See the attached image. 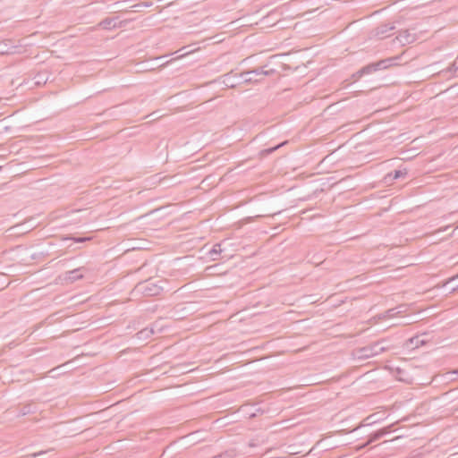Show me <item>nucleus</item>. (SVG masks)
Returning a JSON list of instances; mask_svg holds the SVG:
<instances>
[{
  "label": "nucleus",
  "instance_id": "nucleus-10",
  "mask_svg": "<svg viewBox=\"0 0 458 458\" xmlns=\"http://www.w3.org/2000/svg\"><path fill=\"white\" fill-rule=\"evenodd\" d=\"M84 270V267H78L72 270H70L66 272L65 279L70 281L71 283H73L77 280L83 278V274L81 271Z\"/></svg>",
  "mask_w": 458,
  "mask_h": 458
},
{
  "label": "nucleus",
  "instance_id": "nucleus-14",
  "mask_svg": "<svg viewBox=\"0 0 458 458\" xmlns=\"http://www.w3.org/2000/svg\"><path fill=\"white\" fill-rule=\"evenodd\" d=\"M222 252L221 245L219 243L215 244L213 248L208 251L209 257L213 260L217 259V256Z\"/></svg>",
  "mask_w": 458,
  "mask_h": 458
},
{
  "label": "nucleus",
  "instance_id": "nucleus-3",
  "mask_svg": "<svg viewBox=\"0 0 458 458\" xmlns=\"http://www.w3.org/2000/svg\"><path fill=\"white\" fill-rule=\"evenodd\" d=\"M276 72L274 69H267V65L257 67L253 70L240 73V77L245 83L259 82L264 76H269Z\"/></svg>",
  "mask_w": 458,
  "mask_h": 458
},
{
  "label": "nucleus",
  "instance_id": "nucleus-13",
  "mask_svg": "<svg viewBox=\"0 0 458 458\" xmlns=\"http://www.w3.org/2000/svg\"><path fill=\"white\" fill-rule=\"evenodd\" d=\"M154 334V330L151 328H144L137 333V337L140 340H146Z\"/></svg>",
  "mask_w": 458,
  "mask_h": 458
},
{
  "label": "nucleus",
  "instance_id": "nucleus-25",
  "mask_svg": "<svg viewBox=\"0 0 458 458\" xmlns=\"http://www.w3.org/2000/svg\"><path fill=\"white\" fill-rule=\"evenodd\" d=\"M456 288H458V285H457L456 287H454V288L452 289V292L455 291V289H456Z\"/></svg>",
  "mask_w": 458,
  "mask_h": 458
},
{
  "label": "nucleus",
  "instance_id": "nucleus-9",
  "mask_svg": "<svg viewBox=\"0 0 458 458\" xmlns=\"http://www.w3.org/2000/svg\"><path fill=\"white\" fill-rule=\"evenodd\" d=\"M394 425H390V426H388L386 428H381V429H379V430L370 434L369 436V440H368L367 444L373 443V442L380 439L381 437H385L386 435H387L391 431V428Z\"/></svg>",
  "mask_w": 458,
  "mask_h": 458
},
{
  "label": "nucleus",
  "instance_id": "nucleus-16",
  "mask_svg": "<svg viewBox=\"0 0 458 458\" xmlns=\"http://www.w3.org/2000/svg\"><path fill=\"white\" fill-rule=\"evenodd\" d=\"M152 2H142L131 6L133 12H141L144 7H150Z\"/></svg>",
  "mask_w": 458,
  "mask_h": 458
},
{
  "label": "nucleus",
  "instance_id": "nucleus-15",
  "mask_svg": "<svg viewBox=\"0 0 458 458\" xmlns=\"http://www.w3.org/2000/svg\"><path fill=\"white\" fill-rule=\"evenodd\" d=\"M236 452L233 449L226 450L217 455L213 456L212 458H235Z\"/></svg>",
  "mask_w": 458,
  "mask_h": 458
},
{
  "label": "nucleus",
  "instance_id": "nucleus-24",
  "mask_svg": "<svg viewBox=\"0 0 458 458\" xmlns=\"http://www.w3.org/2000/svg\"><path fill=\"white\" fill-rule=\"evenodd\" d=\"M456 278H458V274L455 276H454L453 278H451L450 281H453V280H454Z\"/></svg>",
  "mask_w": 458,
  "mask_h": 458
},
{
  "label": "nucleus",
  "instance_id": "nucleus-2",
  "mask_svg": "<svg viewBox=\"0 0 458 458\" xmlns=\"http://www.w3.org/2000/svg\"><path fill=\"white\" fill-rule=\"evenodd\" d=\"M163 291V286L158 284L157 282H154L152 280H146L144 282H140L136 284V286L133 289V293L135 295L137 294H142L144 296H157L161 293Z\"/></svg>",
  "mask_w": 458,
  "mask_h": 458
},
{
  "label": "nucleus",
  "instance_id": "nucleus-11",
  "mask_svg": "<svg viewBox=\"0 0 458 458\" xmlns=\"http://www.w3.org/2000/svg\"><path fill=\"white\" fill-rule=\"evenodd\" d=\"M394 25L382 24L375 30V36L379 38L387 37V33L394 30Z\"/></svg>",
  "mask_w": 458,
  "mask_h": 458
},
{
  "label": "nucleus",
  "instance_id": "nucleus-8",
  "mask_svg": "<svg viewBox=\"0 0 458 458\" xmlns=\"http://www.w3.org/2000/svg\"><path fill=\"white\" fill-rule=\"evenodd\" d=\"M404 310H405V306L400 305L395 308L389 309V310H386L385 312L379 314L378 318L385 319V318H394L398 314L403 312Z\"/></svg>",
  "mask_w": 458,
  "mask_h": 458
},
{
  "label": "nucleus",
  "instance_id": "nucleus-5",
  "mask_svg": "<svg viewBox=\"0 0 458 458\" xmlns=\"http://www.w3.org/2000/svg\"><path fill=\"white\" fill-rule=\"evenodd\" d=\"M127 21H119L118 17H108L104 20H102L98 23V27H100L103 30H113L117 28H123L127 24Z\"/></svg>",
  "mask_w": 458,
  "mask_h": 458
},
{
  "label": "nucleus",
  "instance_id": "nucleus-21",
  "mask_svg": "<svg viewBox=\"0 0 458 458\" xmlns=\"http://www.w3.org/2000/svg\"><path fill=\"white\" fill-rule=\"evenodd\" d=\"M282 145H283V144L277 145V146H276L275 148H272L268 149L267 151H268L269 153H271V152H273L275 149L279 148H280V146H282Z\"/></svg>",
  "mask_w": 458,
  "mask_h": 458
},
{
  "label": "nucleus",
  "instance_id": "nucleus-18",
  "mask_svg": "<svg viewBox=\"0 0 458 458\" xmlns=\"http://www.w3.org/2000/svg\"><path fill=\"white\" fill-rule=\"evenodd\" d=\"M34 79L36 80V81H35L36 85L44 84L47 81V78H46L44 74H40V73L37 74Z\"/></svg>",
  "mask_w": 458,
  "mask_h": 458
},
{
  "label": "nucleus",
  "instance_id": "nucleus-20",
  "mask_svg": "<svg viewBox=\"0 0 458 458\" xmlns=\"http://www.w3.org/2000/svg\"><path fill=\"white\" fill-rule=\"evenodd\" d=\"M458 70V67H457V63L454 62L448 68L446 71H442V72H446V73H450L451 75L454 74Z\"/></svg>",
  "mask_w": 458,
  "mask_h": 458
},
{
  "label": "nucleus",
  "instance_id": "nucleus-7",
  "mask_svg": "<svg viewBox=\"0 0 458 458\" xmlns=\"http://www.w3.org/2000/svg\"><path fill=\"white\" fill-rule=\"evenodd\" d=\"M395 39L402 45H409L413 43L417 39L415 33L410 31V30H400Z\"/></svg>",
  "mask_w": 458,
  "mask_h": 458
},
{
  "label": "nucleus",
  "instance_id": "nucleus-17",
  "mask_svg": "<svg viewBox=\"0 0 458 458\" xmlns=\"http://www.w3.org/2000/svg\"><path fill=\"white\" fill-rule=\"evenodd\" d=\"M407 174L406 170H394L393 173L388 174L389 178L393 180L399 179Z\"/></svg>",
  "mask_w": 458,
  "mask_h": 458
},
{
  "label": "nucleus",
  "instance_id": "nucleus-6",
  "mask_svg": "<svg viewBox=\"0 0 458 458\" xmlns=\"http://www.w3.org/2000/svg\"><path fill=\"white\" fill-rule=\"evenodd\" d=\"M221 79L222 83L227 88H235L237 85L243 82L240 74L233 73V72L224 74Z\"/></svg>",
  "mask_w": 458,
  "mask_h": 458
},
{
  "label": "nucleus",
  "instance_id": "nucleus-23",
  "mask_svg": "<svg viewBox=\"0 0 458 458\" xmlns=\"http://www.w3.org/2000/svg\"><path fill=\"white\" fill-rule=\"evenodd\" d=\"M450 373L458 376V369L451 371Z\"/></svg>",
  "mask_w": 458,
  "mask_h": 458
},
{
  "label": "nucleus",
  "instance_id": "nucleus-12",
  "mask_svg": "<svg viewBox=\"0 0 458 458\" xmlns=\"http://www.w3.org/2000/svg\"><path fill=\"white\" fill-rule=\"evenodd\" d=\"M36 407L32 403H28L21 407L18 411V416H25L27 414L34 413Z\"/></svg>",
  "mask_w": 458,
  "mask_h": 458
},
{
  "label": "nucleus",
  "instance_id": "nucleus-4",
  "mask_svg": "<svg viewBox=\"0 0 458 458\" xmlns=\"http://www.w3.org/2000/svg\"><path fill=\"white\" fill-rule=\"evenodd\" d=\"M384 342L385 340L377 341L369 345L357 349L355 351L356 357L358 359L366 360L380 354L387 350V347L382 345Z\"/></svg>",
  "mask_w": 458,
  "mask_h": 458
},
{
  "label": "nucleus",
  "instance_id": "nucleus-19",
  "mask_svg": "<svg viewBox=\"0 0 458 458\" xmlns=\"http://www.w3.org/2000/svg\"><path fill=\"white\" fill-rule=\"evenodd\" d=\"M91 238L90 237H71V238H64V240H72L74 242H77V243H82V242H88L89 241Z\"/></svg>",
  "mask_w": 458,
  "mask_h": 458
},
{
  "label": "nucleus",
  "instance_id": "nucleus-1",
  "mask_svg": "<svg viewBox=\"0 0 458 458\" xmlns=\"http://www.w3.org/2000/svg\"><path fill=\"white\" fill-rule=\"evenodd\" d=\"M400 59V56H393L386 59L379 60L376 63L369 64L360 69L354 76L357 78H360L363 75L371 74L373 72L386 70L391 66L396 64V61Z\"/></svg>",
  "mask_w": 458,
  "mask_h": 458
},
{
  "label": "nucleus",
  "instance_id": "nucleus-22",
  "mask_svg": "<svg viewBox=\"0 0 458 458\" xmlns=\"http://www.w3.org/2000/svg\"><path fill=\"white\" fill-rule=\"evenodd\" d=\"M43 454H45V452L41 451L39 453H35V454H31V456L36 457V456Z\"/></svg>",
  "mask_w": 458,
  "mask_h": 458
}]
</instances>
